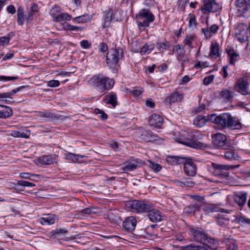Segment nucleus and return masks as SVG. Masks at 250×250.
I'll use <instances>...</instances> for the list:
<instances>
[{
	"label": "nucleus",
	"mask_w": 250,
	"mask_h": 250,
	"mask_svg": "<svg viewBox=\"0 0 250 250\" xmlns=\"http://www.w3.org/2000/svg\"><path fill=\"white\" fill-rule=\"evenodd\" d=\"M125 208L135 213L147 212L149 220L152 222L162 221V215L157 209L154 208L150 203L139 200L128 201L125 203Z\"/></svg>",
	"instance_id": "f257e3e1"
},
{
	"label": "nucleus",
	"mask_w": 250,
	"mask_h": 250,
	"mask_svg": "<svg viewBox=\"0 0 250 250\" xmlns=\"http://www.w3.org/2000/svg\"><path fill=\"white\" fill-rule=\"evenodd\" d=\"M202 138L201 135L196 131L182 130L180 132L175 133L172 138L179 143L187 146L199 148L202 146V144L198 140Z\"/></svg>",
	"instance_id": "f03ea898"
},
{
	"label": "nucleus",
	"mask_w": 250,
	"mask_h": 250,
	"mask_svg": "<svg viewBox=\"0 0 250 250\" xmlns=\"http://www.w3.org/2000/svg\"><path fill=\"white\" fill-rule=\"evenodd\" d=\"M89 83L97 88L100 91L105 93L111 89L114 84L113 79H110L102 74L94 75L89 81Z\"/></svg>",
	"instance_id": "7ed1b4c3"
},
{
	"label": "nucleus",
	"mask_w": 250,
	"mask_h": 250,
	"mask_svg": "<svg viewBox=\"0 0 250 250\" xmlns=\"http://www.w3.org/2000/svg\"><path fill=\"white\" fill-rule=\"evenodd\" d=\"M154 19V15L148 9H142L136 15L137 25L142 30L148 27L149 23L152 22Z\"/></svg>",
	"instance_id": "20e7f679"
},
{
	"label": "nucleus",
	"mask_w": 250,
	"mask_h": 250,
	"mask_svg": "<svg viewBox=\"0 0 250 250\" xmlns=\"http://www.w3.org/2000/svg\"><path fill=\"white\" fill-rule=\"evenodd\" d=\"M238 166L239 165H220L215 163H211V165L208 166V169L214 175L225 177L229 176V173L227 171H224V170L233 169L238 167Z\"/></svg>",
	"instance_id": "39448f33"
},
{
	"label": "nucleus",
	"mask_w": 250,
	"mask_h": 250,
	"mask_svg": "<svg viewBox=\"0 0 250 250\" xmlns=\"http://www.w3.org/2000/svg\"><path fill=\"white\" fill-rule=\"evenodd\" d=\"M122 49L119 48H109L106 55V62L110 68L116 67L118 60L122 56Z\"/></svg>",
	"instance_id": "423d86ee"
},
{
	"label": "nucleus",
	"mask_w": 250,
	"mask_h": 250,
	"mask_svg": "<svg viewBox=\"0 0 250 250\" xmlns=\"http://www.w3.org/2000/svg\"><path fill=\"white\" fill-rule=\"evenodd\" d=\"M229 119L230 114L229 113H223L220 115L215 114L208 115V120L220 129L227 128Z\"/></svg>",
	"instance_id": "0eeeda50"
},
{
	"label": "nucleus",
	"mask_w": 250,
	"mask_h": 250,
	"mask_svg": "<svg viewBox=\"0 0 250 250\" xmlns=\"http://www.w3.org/2000/svg\"><path fill=\"white\" fill-rule=\"evenodd\" d=\"M234 4L237 8L236 14L238 17L246 19L250 18V3H247L245 0H237Z\"/></svg>",
	"instance_id": "6e6552de"
},
{
	"label": "nucleus",
	"mask_w": 250,
	"mask_h": 250,
	"mask_svg": "<svg viewBox=\"0 0 250 250\" xmlns=\"http://www.w3.org/2000/svg\"><path fill=\"white\" fill-rule=\"evenodd\" d=\"M250 82L247 77H243L237 80L235 83L234 88L235 90L244 95H247L250 93L249 91Z\"/></svg>",
	"instance_id": "1a4fd4ad"
},
{
	"label": "nucleus",
	"mask_w": 250,
	"mask_h": 250,
	"mask_svg": "<svg viewBox=\"0 0 250 250\" xmlns=\"http://www.w3.org/2000/svg\"><path fill=\"white\" fill-rule=\"evenodd\" d=\"M221 8L220 5L215 0H204L203 4L201 6V11L205 14L215 12Z\"/></svg>",
	"instance_id": "9d476101"
},
{
	"label": "nucleus",
	"mask_w": 250,
	"mask_h": 250,
	"mask_svg": "<svg viewBox=\"0 0 250 250\" xmlns=\"http://www.w3.org/2000/svg\"><path fill=\"white\" fill-rule=\"evenodd\" d=\"M235 35L238 40L241 42H246L248 40L249 27L244 23L238 24L235 30Z\"/></svg>",
	"instance_id": "9b49d317"
},
{
	"label": "nucleus",
	"mask_w": 250,
	"mask_h": 250,
	"mask_svg": "<svg viewBox=\"0 0 250 250\" xmlns=\"http://www.w3.org/2000/svg\"><path fill=\"white\" fill-rule=\"evenodd\" d=\"M145 164V162L138 159H131L125 163V166L122 167L124 171H130L136 169Z\"/></svg>",
	"instance_id": "f8f14e48"
},
{
	"label": "nucleus",
	"mask_w": 250,
	"mask_h": 250,
	"mask_svg": "<svg viewBox=\"0 0 250 250\" xmlns=\"http://www.w3.org/2000/svg\"><path fill=\"white\" fill-rule=\"evenodd\" d=\"M87 156L73 153L67 152L64 154V158L73 163H82L85 162Z\"/></svg>",
	"instance_id": "ddd939ff"
},
{
	"label": "nucleus",
	"mask_w": 250,
	"mask_h": 250,
	"mask_svg": "<svg viewBox=\"0 0 250 250\" xmlns=\"http://www.w3.org/2000/svg\"><path fill=\"white\" fill-rule=\"evenodd\" d=\"M226 141L227 137L224 134L218 133L212 136V142L215 146L225 149Z\"/></svg>",
	"instance_id": "4468645a"
},
{
	"label": "nucleus",
	"mask_w": 250,
	"mask_h": 250,
	"mask_svg": "<svg viewBox=\"0 0 250 250\" xmlns=\"http://www.w3.org/2000/svg\"><path fill=\"white\" fill-rule=\"evenodd\" d=\"M135 134L137 137L146 141H152L155 140V136L152 133L143 128L137 130Z\"/></svg>",
	"instance_id": "2eb2a0df"
},
{
	"label": "nucleus",
	"mask_w": 250,
	"mask_h": 250,
	"mask_svg": "<svg viewBox=\"0 0 250 250\" xmlns=\"http://www.w3.org/2000/svg\"><path fill=\"white\" fill-rule=\"evenodd\" d=\"M190 232L193 236L194 240L197 242L202 243L203 241H205V238H207L208 235L201 228L191 229Z\"/></svg>",
	"instance_id": "dca6fc26"
},
{
	"label": "nucleus",
	"mask_w": 250,
	"mask_h": 250,
	"mask_svg": "<svg viewBox=\"0 0 250 250\" xmlns=\"http://www.w3.org/2000/svg\"><path fill=\"white\" fill-rule=\"evenodd\" d=\"M25 86H21L18 87L15 89L12 90L11 91L9 92L0 93V102L5 101L8 104L12 103V98L11 97V96L15 94L17 92L20 91Z\"/></svg>",
	"instance_id": "f3484780"
},
{
	"label": "nucleus",
	"mask_w": 250,
	"mask_h": 250,
	"mask_svg": "<svg viewBox=\"0 0 250 250\" xmlns=\"http://www.w3.org/2000/svg\"><path fill=\"white\" fill-rule=\"evenodd\" d=\"M137 224L136 219L132 216L127 217L123 222V226L127 231L134 230Z\"/></svg>",
	"instance_id": "a211bd4d"
},
{
	"label": "nucleus",
	"mask_w": 250,
	"mask_h": 250,
	"mask_svg": "<svg viewBox=\"0 0 250 250\" xmlns=\"http://www.w3.org/2000/svg\"><path fill=\"white\" fill-rule=\"evenodd\" d=\"M39 165H48L57 163V157L56 155L42 156L38 159Z\"/></svg>",
	"instance_id": "6ab92c4d"
},
{
	"label": "nucleus",
	"mask_w": 250,
	"mask_h": 250,
	"mask_svg": "<svg viewBox=\"0 0 250 250\" xmlns=\"http://www.w3.org/2000/svg\"><path fill=\"white\" fill-rule=\"evenodd\" d=\"M184 170L188 176H193L195 175L196 167L195 164L191 161L185 160Z\"/></svg>",
	"instance_id": "aec40b11"
},
{
	"label": "nucleus",
	"mask_w": 250,
	"mask_h": 250,
	"mask_svg": "<svg viewBox=\"0 0 250 250\" xmlns=\"http://www.w3.org/2000/svg\"><path fill=\"white\" fill-rule=\"evenodd\" d=\"M202 205L199 203L191 202L189 205L184 208L183 213L186 215L194 213L200 209Z\"/></svg>",
	"instance_id": "412c9836"
},
{
	"label": "nucleus",
	"mask_w": 250,
	"mask_h": 250,
	"mask_svg": "<svg viewBox=\"0 0 250 250\" xmlns=\"http://www.w3.org/2000/svg\"><path fill=\"white\" fill-rule=\"evenodd\" d=\"M149 122L150 126L155 128H160L163 124V119L159 115L153 114L150 117Z\"/></svg>",
	"instance_id": "4be33fe9"
},
{
	"label": "nucleus",
	"mask_w": 250,
	"mask_h": 250,
	"mask_svg": "<svg viewBox=\"0 0 250 250\" xmlns=\"http://www.w3.org/2000/svg\"><path fill=\"white\" fill-rule=\"evenodd\" d=\"M219 29V26L216 24L211 25L209 27L203 28L201 29L202 32L204 34L205 37L207 38H210Z\"/></svg>",
	"instance_id": "5701e85b"
},
{
	"label": "nucleus",
	"mask_w": 250,
	"mask_h": 250,
	"mask_svg": "<svg viewBox=\"0 0 250 250\" xmlns=\"http://www.w3.org/2000/svg\"><path fill=\"white\" fill-rule=\"evenodd\" d=\"M234 95V92L230 88L223 89L219 94L220 99L224 102L230 101Z\"/></svg>",
	"instance_id": "b1692460"
},
{
	"label": "nucleus",
	"mask_w": 250,
	"mask_h": 250,
	"mask_svg": "<svg viewBox=\"0 0 250 250\" xmlns=\"http://www.w3.org/2000/svg\"><path fill=\"white\" fill-rule=\"evenodd\" d=\"M183 98V96L182 94L178 92H174L167 97L166 103H167L169 105H171L172 104L181 102Z\"/></svg>",
	"instance_id": "393cba45"
},
{
	"label": "nucleus",
	"mask_w": 250,
	"mask_h": 250,
	"mask_svg": "<svg viewBox=\"0 0 250 250\" xmlns=\"http://www.w3.org/2000/svg\"><path fill=\"white\" fill-rule=\"evenodd\" d=\"M227 128L232 129H240L242 127V124L235 117H232L230 114V119L228 122Z\"/></svg>",
	"instance_id": "a878e982"
},
{
	"label": "nucleus",
	"mask_w": 250,
	"mask_h": 250,
	"mask_svg": "<svg viewBox=\"0 0 250 250\" xmlns=\"http://www.w3.org/2000/svg\"><path fill=\"white\" fill-rule=\"evenodd\" d=\"M104 101L106 104H110L113 107L117 104V97L116 94L111 92L106 95L104 98Z\"/></svg>",
	"instance_id": "bb28decb"
},
{
	"label": "nucleus",
	"mask_w": 250,
	"mask_h": 250,
	"mask_svg": "<svg viewBox=\"0 0 250 250\" xmlns=\"http://www.w3.org/2000/svg\"><path fill=\"white\" fill-rule=\"evenodd\" d=\"M13 114L12 109L9 106L0 104V118L5 119Z\"/></svg>",
	"instance_id": "cd10ccee"
},
{
	"label": "nucleus",
	"mask_w": 250,
	"mask_h": 250,
	"mask_svg": "<svg viewBox=\"0 0 250 250\" xmlns=\"http://www.w3.org/2000/svg\"><path fill=\"white\" fill-rule=\"evenodd\" d=\"M247 193L245 192H238L234 196L235 202L239 206H243L246 202Z\"/></svg>",
	"instance_id": "c85d7f7f"
},
{
	"label": "nucleus",
	"mask_w": 250,
	"mask_h": 250,
	"mask_svg": "<svg viewBox=\"0 0 250 250\" xmlns=\"http://www.w3.org/2000/svg\"><path fill=\"white\" fill-rule=\"evenodd\" d=\"M10 135L15 138H23L28 139L30 135V131L29 130H25V131L21 132L18 130L11 131Z\"/></svg>",
	"instance_id": "c756f323"
},
{
	"label": "nucleus",
	"mask_w": 250,
	"mask_h": 250,
	"mask_svg": "<svg viewBox=\"0 0 250 250\" xmlns=\"http://www.w3.org/2000/svg\"><path fill=\"white\" fill-rule=\"evenodd\" d=\"M226 51L229 58L230 64H233L235 62L238 60L239 54L233 48H227Z\"/></svg>",
	"instance_id": "7c9ffc66"
},
{
	"label": "nucleus",
	"mask_w": 250,
	"mask_h": 250,
	"mask_svg": "<svg viewBox=\"0 0 250 250\" xmlns=\"http://www.w3.org/2000/svg\"><path fill=\"white\" fill-rule=\"evenodd\" d=\"M167 163L172 165H179L185 163V159L176 156H167L166 158Z\"/></svg>",
	"instance_id": "2f4dec72"
},
{
	"label": "nucleus",
	"mask_w": 250,
	"mask_h": 250,
	"mask_svg": "<svg viewBox=\"0 0 250 250\" xmlns=\"http://www.w3.org/2000/svg\"><path fill=\"white\" fill-rule=\"evenodd\" d=\"M204 245H206L208 248L215 250L218 246V243L216 240L214 238L208 237L207 235V238H205V241L202 243Z\"/></svg>",
	"instance_id": "473e14b6"
},
{
	"label": "nucleus",
	"mask_w": 250,
	"mask_h": 250,
	"mask_svg": "<svg viewBox=\"0 0 250 250\" xmlns=\"http://www.w3.org/2000/svg\"><path fill=\"white\" fill-rule=\"evenodd\" d=\"M208 121H209L208 117L206 119L204 116H198L194 119L193 124L197 127H201L203 126Z\"/></svg>",
	"instance_id": "72a5a7b5"
},
{
	"label": "nucleus",
	"mask_w": 250,
	"mask_h": 250,
	"mask_svg": "<svg viewBox=\"0 0 250 250\" xmlns=\"http://www.w3.org/2000/svg\"><path fill=\"white\" fill-rule=\"evenodd\" d=\"M112 15L113 11L110 9L108 11L105 12L103 22V26L104 27H107L109 26V24L112 20Z\"/></svg>",
	"instance_id": "f704fd0d"
},
{
	"label": "nucleus",
	"mask_w": 250,
	"mask_h": 250,
	"mask_svg": "<svg viewBox=\"0 0 250 250\" xmlns=\"http://www.w3.org/2000/svg\"><path fill=\"white\" fill-rule=\"evenodd\" d=\"M173 52L177 55L179 60L185 61L187 58L184 48H175L173 49Z\"/></svg>",
	"instance_id": "c9c22d12"
},
{
	"label": "nucleus",
	"mask_w": 250,
	"mask_h": 250,
	"mask_svg": "<svg viewBox=\"0 0 250 250\" xmlns=\"http://www.w3.org/2000/svg\"><path fill=\"white\" fill-rule=\"evenodd\" d=\"M40 222L43 225H52L55 223V218L53 215L47 216L45 217L41 218Z\"/></svg>",
	"instance_id": "e433bc0d"
},
{
	"label": "nucleus",
	"mask_w": 250,
	"mask_h": 250,
	"mask_svg": "<svg viewBox=\"0 0 250 250\" xmlns=\"http://www.w3.org/2000/svg\"><path fill=\"white\" fill-rule=\"evenodd\" d=\"M20 177L21 178L29 179L33 181H38L36 178L40 177L39 175L31 174L28 172H22L20 174Z\"/></svg>",
	"instance_id": "4c0bfd02"
},
{
	"label": "nucleus",
	"mask_w": 250,
	"mask_h": 250,
	"mask_svg": "<svg viewBox=\"0 0 250 250\" xmlns=\"http://www.w3.org/2000/svg\"><path fill=\"white\" fill-rule=\"evenodd\" d=\"M71 19V17L67 13H60L54 20L57 22H62L69 21Z\"/></svg>",
	"instance_id": "58836bf2"
},
{
	"label": "nucleus",
	"mask_w": 250,
	"mask_h": 250,
	"mask_svg": "<svg viewBox=\"0 0 250 250\" xmlns=\"http://www.w3.org/2000/svg\"><path fill=\"white\" fill-rule=\"evenodd\" d=\"M197 22L196 17L194 14H190L188 18V27L192 30L196 28Z\"/></svg>",
	"instance_id": "ea45409f"
},
{
	"label": "nucleus",
	"mask_w": 250,
	"mask_h": 250,
	"mask_svg": "<svg viewBox=\"0 0 250 250\" xmlns=\"http://www.w3.org/2000/svg\"><path fill=\"white\" fill-rule=\"evenodd\" d=\"M92 18V16L88 14H84L75 18L73 21L78 23H84L89 21Z\"/></svg>",
	"instance_id": "a19ab883"
},
{
	"label": "nucleus",
	"mask_w": 250,
	"mask_h": 250,
	"mask_svg": "<svg viewBox=\"0 0 250 250\" xmlns=\"http://www.w3.org/2000/svg\"><path fill=\"white\" fill-rule=\"evenodd\" d=\"M18 19L17 21L19 25H22L24 21V15L23 9L21 7H19L17 10Z\"/></svg>",
	"instance_id": "79ce46f5"
},
{
	"label": "nucleus",
	"mask_w": 250,
	"mask_h": 250,
	"mask_svg": "<svg viewBox=\"0 0 250 250\" xmlns=\"http://www.w3.org/2000/svg\"><path fill=\"white\" fill-rule=\"evenodd\" d=\"M148 162L149 163V167L152 169V170L155 172H158L161 170L162 167L161 165L154 162H152L150 160H148Z\"/></svg>",
	"instance_id": "37998d69"
},
{
	"label": "nucleus",
	"mask_w": 250,
	"mask_h": 250,
	"mask_svg": "<svg viewBox=\"0 0 250 250\" xmlns=\"http://www.w3.org/2000/svg\"><path fill=\"white\" fill-rule=\"evenodd\" d=\"M185 250H208V249L203 246L189 245L185 247Z\"/></svg>",
	"instance_id": "c03bdc74"
},
{
	"label": "nucleus",
	"mask_w": 250,
	"mask_h": 250,
	"mask_svg": "<svg viewBox=\"0 0 250 250\" xmlns=\"http://www.w3.org/2000/svg\"><path fill=\"white\" fill-rule=\"evenodd\" d=\"M225 157L228 160H234L237 157V155L233 150L230 149L225 152Z\"/></svg>",
	"instance_id": "a18cd8bd"
},
{
	"label": "nucleus",
	"mask_w": 250,
	"mask_h": 250,
	"mask_svg": "<svg viewBox=\"0 0 250 250\" xmlns=\"http://www.w3.org/2000/svg\"><path fill=\"white\" fill-rule=\"evenodd\" d=\"M60 13H61L60 8L57 6L53 7L50 11V15L54 20Z\"/></svg>",
	"instance_id": "49530a36"
},
{
	"label": "nucleus",
	"mask_w": 250,
	"mask_h": 250,
	"mask_svg": "<svg viewBox=\"0 0 250 250\" xmlns=\"http://www.w3.org/2000/svg\"><path fill=\"white\" fill-rule=\"evenodd\" d=\"M133 51L134 52H140L141 55L149 54L151 51V49L149 48H133Z\"/></svg>",
	"instance_id": "de8ad7c7"
},
{
	"label": "nucleus",
	"mask_w": 250,
	"mask_h": 250,
	"mask_svg": "<svg viewBox=\"0 0 250 250\" xmlns=\"http://www.w3.org/2000/svg\"><path fill=\"white\" fill-rule=\"evenodd\" d=\"M144 91L141 87H136L129 91V93L134 97H138Z\"/></svg>",
	"instance_id": "09e8293b"
},
{
	"label": "nucleus",
	"mask_w": 250,
	"mask_h": 250,
	"mask_svg": "<svg viewBox=\"0 0 250 250\" xmlns=\"http://www.w3.org/2000/svg\"><path fill=\"white\" fill-rule=\"evenodd\" d=\"M220 55L219 48H210V57L212 59H216Z\"/></svg>",
	"instance_id": "8fccbe9b"
},
{
	"label": "nucleus",
	"mask_w": 250,
	"mask_h": 250,
	"mask_svg": "<svg viewBox=\"0 0 250 250\" xmlns=\"http://www.w3.org/2000/svg\"><path fill=\"white\" fill-rule=\"evenodd\" d=\"M236 221L240 223L241 225H243L246 224H250V220L245 218L241 216H238L236 218Z\"/></svg>",
	"instance_id": "3c124183"
},
{
	"label": "nucleus",
	"mask_w": 250,
	"mask_h": 250,
	"mask_svg": "<svg viewBox=\"0 0 250 250\" xmlns=\"http://www.w3.org/2000/svg\"><path fill=\"white\" fill-rule=\"evenodd\" d=\"M17 185L22 187H33L35 186V185L33 183L22 180L18 181Z\"/></svg>",
	"instance_id": "603ef678"
},
{
	"label": "nucleus",
	"mask_w": 250,
	"mask_h": 250,
	"mask_svg": "<svg viewBox=\"0 0 250 250\" xmlns=\"http://www.w3.org/2000/svg\"><path fill=\"white\" fill-rule=\"evenodd\" d=\"M217 219V223L220 226L226 225L229 222V220L228 219L223 217L222 215H221L220 214L218 215Z\"/></svg>",
	"instance_id": "864d4df0"
},
{
	"label": "nucleus",
	"mask_w": 250,
	"mask_h": 250,
	"mask_svg": "<svg viewBox=\"0 0 250 250\" xmlns=\"http://www.w3.org/2000/svg\"><path fill=\"white\" fill-rule=\"evenodd\" d=\"M190 197L193 200V201L192 202L199 203L202 205V202L204 200L203 197L198 196L197 195H190Z\"/></svg>",
	"instance_id": "5fc2aeb1"
},
{
	"label": "nucleus",
	"mask_w": 250,
	"mask_h": 250,
	"mask_svg": "<svg viewBox=\"0 0 250 250\" xmlns=\"http://www.w3.org/2000/svg\"><path fill=\"white\" fill-rule=\"evenodd\" d=\"M67 230L62 229H56L51 232L52 235H57L60 234H66L67 233Z\"/></svg>",
	"instance_id": "6e6d98bb"
},
{
	"label": "nucleus",
	"mask_w": 250,
	"mask_h": 250,
	"mask_svg": "<svg viewBox=\"0 0 250 250\" xmlns=\"http://www.w3.org/2000/svg\"><path fill=\"white\" fill-rule=\"evenodd\" d=\"M47 86L51 87H58L60 85V82L58 80H50L47 82Z\"/></svg>",
	"instance_id": "4d7b16f0"
},
{
	"label": "nucleus",
	"mask_w": 250,
	"mask_h": 250,
	"mask_svg": "<svg viewBox=\"0 0 250 250\" xmlns=\"http://www.w3.org/2000/svg\"><path fill=\"white\" fill-rule=\"evenodd\" d=\"M214 76L213 75H210L206 77L203 80L204 84L206 85H208L213 81Z\"/></svg>",
	"instance_id": "13d9d810"
},
{
	"label": "nucleus",
	"mask_w": 250,
	"mask_h": 250,
	"mask_svg": "<svg viewBox=\"0 0 250 250\" xmlns=\"http://www.w3.org/2000/svg\"><path fill=\"white\" fill-rule=\"evenodd\" d=\"M218 211V208L216 207H215V206H209V207H207L205 209V211L207 213H211V212H216V211Z\"/></svg>",
	"instance_id": "bf43d9fd"
},
{
	"label": "nucleus",
	"mask_w": 250,
	"mask_h": 250,
	"mask_svg": "<svg viewBox=\"0 0 250 250\" xmlns=\"http://www.w3.org/2000/svg\"><path fill=\"white\" fill-rule=\"evenodd\" d=\"M38 115L43 118H50L52 116L49 111L38 112Z\"/></svg>",
	"instance_id": "052dcab7"
},
{
	"label": "nucleus",
	"mask_w": 250,
	"mask_h": 250,
	"mask_svg": "<svg viewBox=\"0 0 250 250\" xmlns=\"http://www.w3.org/2000/svg\"><path fill=\"white\" fill-rule=\"evenodd\" d=\"M9 42V38L2 37L0 38V46L7 45Z\"/></svg>",
	"instance_id": "680f3d73"
},
{
	"label": "nucleus",
	"mask_w": 250,
	"mask_h": 250,
	"mask_svg": "<svg viewBox=\"0 0 250 250\" xmlns=\"http://www.w3.org/2000/svg\"><path fill=\"white\" fill-rule=\"evenodd\" d=\"M18 79L17 77H8L4 76H0V81H14Z\"/></svg>",
	"instance_id": "e2e57ef3"
},
{
	"label": "nucleus",
	"mask_w": 250,
	"mask_h": 250,
	"mask_svg": "<svg viewBox=\"0 0 250 250\" xmlns=\"http://www.w3.org/2000/svg\"><path fill=\"white\" fill-rule=\"evenodd\" d=\"M194 37L193 36H187L185 39V42L188 46H190L191 44L192 41Z\"/></svg>",
	"instance_id": "0e129e2a"
},
{
	"label": "nucleus",
	"mask_w": 250,
	"mask_h": 250,
	"mask_svg": "<svg viewBox=\"0 0 250 250\" xmlns=\"http://www.w3.org/2000/svg\"><path fill=\"white\" fill-rule=\"evenodd\" d=\"M194 183L191 180H186L183 181V187H193L194 186Z\"/></svg>",
	"instance_id": "69168bd1"
},
{
	"label": "nucleus",
	"mask_w": 250,
	"mask_h": 250,
	"mask_svg": "<svg viewBox=\"0 0 250 250\" xmlns=\"http://www.w3.org/2000/svg\"><path fill=\"white\" fill-rule=\"evenodd\" d=\"M82 212L83 213L87 214H91L95 213L93 209L90 208H87L82 210Z\"/></svg>",
	"instance_id": "338daca9"
},
{
	"label": "nucleus",
	"mask_w": 250,
	"mask_h": 250,
	"mask_svg": "<svg viewBox=\"0 0 250 250\" xmlns=\"http://www.w3.org/2000/svg\"><path fill=\"white\" fill-rule=\"evenodd\" d=\"M7 11L10 14H14L16 12V9L13 5H10L7 7Z\"/></svg>",
	"instance_id": "774afa93"
}]
</instances>
